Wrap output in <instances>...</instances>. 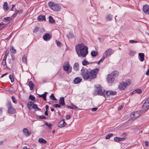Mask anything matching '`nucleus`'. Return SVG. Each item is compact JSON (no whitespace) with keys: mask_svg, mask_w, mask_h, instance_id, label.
I'll return each instance as SVG.
<instances>
[{"mask_svg":"<svg viewBox=\"0 0 149 149\" xmlns=\"http://www.w3.org/2000/svg\"><path fill=\"white\" fill-rule=\"evenodd\" d=\"M99 71L98 68H95L90 71L87 69H82L81 70V74L83 79L85 80L89 79H93L96 77L97 74Z\"/></svg>","mask_w":149,"mask_h":149,"instance_id":"f257e3e1","label":"nucleus"},{"mask_svg":"<svg viewBox=\"0 0 149 149\" xmlns=\"http://www.w3.org/2000/svg\"><path fill=\"white\" fill-rule=\"evenodd\" d=\"M75 49L77 54L79 57H85L88 54V47L83 43L77 45Z\"/></svg>","mask_w":149,"mask_h":149,"instance_id":"f03ea898","label":"nucleus"},{"mask_svg":"<svg viewBox=\"0 0 149 149\" xmlns=\"http://www.w3.org/2000/svg\"><path fill=\"white\" fill-rule=\"evenodd\" d=\"M48 5L51 9L54 11H59L61 10V7L58 4H55L52 2H49Z\"/></svg>","mask_w":149,"mask_h":149,"instance_id":"7ed1b4c3","label":"nucleus"},{"mask_svg":"<svg viewBox=\"0 0 149 149\" xmlns=\"http://www.w3.org/2000/svg\"><path fill=\"white\" fill-rule=\"evenodd\" d=\"M113 52V51L111 49H108L104 52L103 56V59H101L98 62V64L102 61V60L105 58L106 57L111 56Z\"/></svg>","mask_w":149,"mask_h":149,"instance_id":"20e7f679","label":"nucleus"},{"mask_svg":"<svg viewBox=\"0 0 149 149\" xmlns=\"http://www.w3.org/2000/svg\"><path fill=\"white\" fill-rule=\"evenodd\" d=\"M63 70L67 72V73H69L71 72L72 68L69 62H65L63 64Z\"/></svg>","mask_w":149,"mask_h":149,"instance_id":"39448f33","label":"nucleus"},{"mask_svg":"<svg viewBox=\"0 0 149 149\" xmlns=\"http://www.w3.org/2000/svg\"><path fill=\"white\" fill-rule=\"evenodd\" d=\"M98 95L105 97L106 91L101 86L97 87L96 89Z\"/></svg>","mask_w":149,"mask_h":149,"instance_id":"423d86ee","label":"nucleus"},{"mask_svg":"<svg viewBox=\"0 0 149 149\" xmlns=\"http://www.w3.org/2000/svg\"><path fill=\"white\" fill-rule=\"evenodd\" d=\"M142 113L141 111H135L131 115V118L133 120H134L136 118L139 117Z\"/></svg>","mask_w":149,"mask_h":149,"instance_id":"0eeeda50","label":"nucleus"},{"mask_svg":"<svg viewBox=\"0 0 149 149\" xmlns=\"http://www.w3.org/2000/svg\"><path fill=\"white\" fill-rule=\"evenodd\" d=\"M130 84V81L129 80L127 81V82H123L118 86V88L120 90H123L126 88L127 86H129Z\"/></svg>","mask_w":149,"mask_h":149,"instance_id":"6e6552de","label":"nucleus"},{"mask_svg":"<svg viewBox=\"0 0 149 149\" xmlns=\"http://www.w3.org/2000/svg\"><path fill=\"white\" fill-rule=\"evenodd\" d=\"M143 110L146 111L149 108V97H148L142 106Z\"/></svg>","mask_w":149,"mask_h":149,"instance_id":"1a4fd4ad","label":"nucleus"},{"mask_svg":"<svg viewBox=\"0 0 149 149\" xmlns=\"http://www.w3.org/2000/svg\"><path fill=\"white\" fill-rule=\"evenodd\" d=\"M9 107L8 110V112L9 114H14L16 111L15 109L12 106L11 103H9Z\"/></svg>","mask_w":149,"mask_h":149,"instance_id":"9d476101","label":"nucleus"},{"mask_svg":"<svg viewBox=\"0 0 149 149\" xmlns=\"http://www.w3.org/2000/svg\"><path fill=\"white\" fill-rule=\"evenodd\" d=\"M107 80L109 83H111L114 81L115 79L113 76L110 74L108 75Z\"/></svg>","mask_w":149,"mask_h":149,"instance_id":"9b49d317","label":"nucleus"},{"mask_svg":"<svg viewBox=\"0 0 149 149\" xmlns=\"http://www.w3.org/2000/svg\"><path fill=\"white\" fill-rule=\"evenodd\" d=\"M117 93L116 91H108L106 92L105 96H113L115 95Z\"/></svg>","mask_w":149,"mask_h":149,"instance_id":"f8f14e48","label":"nucleus"},{"mask_svg":"<svg viewBox=\"0 0 149 149\" xmlns=\"http://www.w3.org/2000/svg\"><path fill=\"white\" fill-rule=\"evenodd\" d=\"M143 10L145 13L149 15V8L148 5H144L143 7Z\"/></svg>","mask_w":149,"mask_h":149,"instance_id":"ddd939ff","label":"nucleus"},{"mask_svg":"<svg viewBox=\"0 0 149 149\" xmlns=\"http://www.w3.org/2000/svg\"><path fill=\"white\" fill-rule=\"evenodd\" d=\"M22 132L26 136H29L31 134V132L29 131L27 128H24L23 129Z\"/></svg>","mask_w":149,"mask_h":149,"instance_id":"4468645a","label":"nucleus"},{"mask_svg":"<svg viewBox=\"0 0 149 149\" xmlns=\"http://www.w3.org/2000/svg\"><path fill=\"white\" fill-rule=\"evenodd\" d=\"M66 125V124L64 120L63 119L59 122L58 125V126L59 127L61 128L65 126Z\"/></svg>","mask_w":149,"mask_h":149,"instance_id":"2eb2a0df","label":"nucleus"},{"mask_svg":"<svg viewBox=\"0 0 149 149\" xmlns=\"http://www.w3.org/2000/svg\"><path fill=\"white\" fill-rule=\"evenodd\" d=\"M43 38L45 40L47 41L50 39L51 38L49 34L46 33L43 37Z\"/></svg>","mask_w":149,"mask_h":149,"instance_id":"dca6fc26","label":"nucleus"},{"mask_svg":"<svg viewBox=\"0 0 149 149\" xmlns=\"http://www.w3.org/2000/svg\"><path fill=\"white\" fill-rule=\"evenodd\" d=\"M16 12L13 15V17H15L17 16V14L20 15L22 14L23 13L22 10H16Z\"/></svg>","mask_w":149,"mask_h":149,"instance_id":"f3484780","label":"nucleus"},{"mask_svg":"<svg viewBox=\"0 0 149 149\" xmlns=\"http://www.w3.org/2000/svg\"><path fill=\"white\" fill-rule=\"evenodd\" d=\"M37 20L39 21L46 20L45 17L44 15H40L37 17Z\"/></svg>","mask_w":149,"mask_h":149,"instance_id":"a211bd4d","label":"nucleus"},{"mask_svg":"<svg viewBox=\"0 0 149 149\" xmlns=\"http://www.w3.org/2000/svg\"><path fill=\"white\" fill-rule=\"evenodd\" d=\"M59 103L63 106L65 105V103L64 102V97H60L59 100Z\"/></svg>","mask_w":149,"mask_h":149,"instance_id":"6ab92c4d","label":"nucleus"},{"mask_svg":"<svg viewBox=\"0 0 149 149\" xmlns=\"http://www.w3.org/2000/svg\"><path fill=\"white\" fill-rule=\"evenodd\" d=\"M82 80V79L79 77H76L74 79L73 81L74 84H77L80 83Z\"/></svg>","mask_w":149,"mask_h":149,"instance_id":"aec40b11","label":"nucleus"},{"mask_svg":"<svg viewBox=\"0 0 149 149\" xmlns=\"http://www.w3.org/2000/svg\"><path fill=\"white\" fill-rule=\"evenodd\" d=\"M139 56L140 57L139 60L141 62H143L144 60V53H139Z\"/></svg>","mask_w":149,"mask_h":149,"instance_id":"412c9836","label":"nucleus"},{"mask_svg":"<svg viewBox=\"0 0 149 149\" xmlns=\"http://www.w3.org/2000/svg\"><path fill=\"white\" fill-rule=\"evenodd\" d=\"M73 68L74 69L75 71H78L79 70V64L78 63H74Z\"/></svg>","mask_w":149,"mask_h":149,"instance_id":"4be33fe9","label":"nucleus"},{"mask_svg":"<svg viewBox=\"0 0 149 149\" xmlns=\"http://www.w3.org/2000/svg\"><path fill=\"white\" fill-rule=\"evenodd\" d=\"M119 74V72L118 71H114L112 72L110 74H111V76H112L114 77H116Z\"/></svg>","mask_w":149,"mask_h":149,"instance_id":"5701e85b","label":"nucleus"},{"mask_svg":"<svg viewBox=\"0 0 149 149\" xmlns=\"http://www.w3.org/2000/svg\"><path fill=\"white\" fill-rule=\"evenodd\" d=\"M38 142L40 143H46L47 141L42 138H40L38 140Z\"/></svg>","mask_w":149,"mask_h":149,"instance_id":"b1692460","label":"nucleus"},{"mask_svg":"<svg viewBox=\"0 0 149 149\" xmlns=\"http://www.w3.org/2000/svg\"><path fill=\"white\" fill-rule=\"evenodd\" d=\"M3 8L4 10L5 11H6L8 9V3L7 2H6L4 3L3 5Z\"/></svg>","mask_w":149,"mask_h":149,"instance_id":"393cba45","label":"nucleus"},{"mask_svg":"<svg viewBox=\"0 0 149 149\" xmlns=\"http://www.w3.org/2000/svg\"><path fill=\"white\" fill-rule=\"evenodd\" d=\"M29 86L31 90H32L34 87V84L32 81H30L29 82Z\"/></svg>","mask_w":149,"mask_h":149,"instance_id":"a878e982","label":"nucleus"},{"mask_svg":"<svg viewBox=\"0 0 149 149\" xmlns=\"http://www.w3.org/2000/svg\"><path fill=\"white\" fill-rule=\"evenodd\" d=\"M106 18L107 20H111L112 18V15L110 14L107 15L106 16Z\"/></svg>","mask_w":149,"mask_h":149,"instance_id":"bb28decb","label":"nucleus"},{"mask_svg":"<svg viewBox=\"0 0 149 149\" xmlns=\"http://www.w3.org/2000/svg\"><path fill=\"white\" fill-rule=\"evenodd\" d=\"M32 108H33L35 109L36 110H39V111H40L41 109L39 108H38L37 105L36 104H33V106L32 107Z\"/></svg>","mask_w":149,"mask_h":149,"instance_id":"cd10ccee","label":"nucleus"},{"mask_svg":"<svg viewBox=\"0 0 149 149\" xmlns=\"http://www.w3.org/2000/svg\"><path fill=\"white\" fill-rule=\"evenodd\" d=\"M33 103L32 102H29L27 104V107L29 110L32 109V107H31L33 105Z\"/></svg>","mask_w":149,"mask_h":149,"instance_id":"c85d7f7f","label":"nucleus"},{"mask_svg":"<svg viewBox=\"0 0 149 149\" xmlns=\"http://www.w3.org/2000/svg\"><path fill=\"white\" fill-rule=\"evenodd\" d=\"M67 106L68 108L72 109H76L77 108V107L76 106L72 104H71V106Z\"/></svg>","mask_w":149,"mask_h":149,"instance_id":"c756f323","label":"nucleus"},{"mask_svg":"<svg viewBox=\"0 0 149 149\" xmlns=\"http://www.w3.org/2000/svg\"><path fill=\"white\" fill-rule=\"evenodd\" d=\"M98 54L97 52L95 51H92L91 52V55L93 57L96 56Z\"/></svg>","mask_w":149,"mask_h":149,"instance_id":"7c9ffc66","label":"nucleus"},{"mask_svg":"<svg viewBox=\"0 0 149 149\" xmlns=\"http://www.w3.org/2000/svg\"><path fill=\"white\" fill-rule=\"evenodd\" d=\"M22 62L25 64H26L27 63L26 61V57L25 56H23L22 58Z\"/></svg>","mask_w":149,"mask_h":149,"instance_id":"2f4dec72","label":"nucleus"},{"mask_svg":"<svg viewBox=\"0 0 149 149\" xmlns=\"http://www.w3.org/2000/svg\"><path fill=\"white\" fill-rule=\"evenodd\" d=\"M49 22L51 23H53L55 22V21L52 18V17L51 16H50L49 17Z\"/></svg>","mask_w":149,"mask_h":149,"instance_id":"473e14b6","label":"nucleus"},{"mask_svg":"<svg viewBox=\"0 0 149 149\" xmlns=\"http://www.w3.org/2000/svg\"><path fill=\"white\" fill-rule=\"evenodd\" d=\"M82 64L83 65H84V66L86 65L90 64V63H89L88 62V61H86V60H85L83 61H82Z\"/></svg>","mask_w":149,"mask_h":149,"instance_id":"72a5a7b5","label":"nucleus"},{"mask_svg":"<svg viewBox=\"0 0 149 149\" xmlns=\"http://www.w3.org/2000/svg\"><path fill=\"white\" fill-rule=\"evenodd\" d=\"M135 54V52L134 50H130V51L129 55L131 56H134Z\"/></svg>","mask_w":149,"mask_h":149,"instance_id":"f704fd0d","label":"nucleus"},{"mask_svg":"<svg viewBox=\"0 0 149 149\" xmlns=\"http://www.w3.org/2000/svg\"><path fill=\"white\" fill-rule=\"evenodd\" d=\"M68 37L69 38H72L74 37V35L73 33H70L68 34Z\"/></svg>","mask_w":149,"mask_h":149,"instance_id":"c9c22d12","label":"nucleus"},{"mask_svg":"<svg viewBox=\"0 0 149 149\" xmlns=\"http://www.w3.org/2000/svg\"><path fill=\"white\" fill-rule=\"evenodd\" d=\"M45 94H42V95H39V96L40 97H42L43 99L45 101L46 100V95H45Z\"/></svg>","mask_w":149,"mask_h":149,"instance_id":"e433bc0d","label":"nucleus"},{"mask_svg":"<svg viewBox=\"0 0 149 149\" xmlns=\"http://www.w3.org/2000/svg\"><path fill=\"white\" fill-rule=\"evenodd\" d=\"M9 78L10 79L11 82L12 83L14 81V79L13 75L12 74H10L9 76Z\"/></svg>","mask_w":149,"mask_h":149,"instance_id":"4c0bfd02","label":"nucleus"},{"mask_svg":"<svg viewBox=\"0 0 149 149\" xmlns=\"http://www.w3.org/2000/svg\"><path fill=\"white\" fill-rule=\"evenodd\" d=\"M10 51L11 53L14 54H15L16 52V50L13 47H12L10 49Z\"/></svg>","mask_w":149,"mask_h":149,"instance_id":"58836bf2","label":"nucleus"},{"mask_svg":"<svg viewBox=\"0 0 149 149\" xmlns=\"http://www.w3.org/2000/svg\"><path fill=\"white\" fill-rule=\"evenodd\" d=\"M50 98L52 100H56V99L55 98L53 93H52L51 95L50 96Z\"/></svg>","mask_w":149,"mask_h":149,"instance_id":"ea45409f","label":"nucleus"},{"mask_svg":"<svg viewBox=\"0 0 149 149\" xmlns=\"http://www.w3.org/2000/svg\"><path fill=\"white\" fill-rule=\"evenodd\" d=\"M136 93L140 94L142 93V91L140 89L137 88L135 90Z\"/></svg>","mask_w":149,"mask_h":149,"instance_id":"a19ab883","label":"nucleus"},{"mask_svg":"<svg viewBox=\"0 0 149 149\" xmlns=\"http://www.w3.org/2000/svg\"><path fill=\"white\" fill-rule=\"evenodd\" d=\"M38 117L39 118L42 119H45L47 118L44 115L39 116Z\"/></svg>","mask_w":149,"mask_h":149,"instance_id":"79ce46f5","label":"nucleus"},{"mask_svg":"<svg viewBox=\"0 0 149 149\" xmlns=\"http://www.w3.org/2000/svg\"><path fill=\"white\" fill-rule=\"evenodd\" d=\"M4 19L6 21V22H8L10 21L11 19V18L10 17H4Z\"/></svg>","mask_w":149,"mask_h":149,"instance_id":"37998d69","label":"nucleus"},{"mask_svg":"<svg viewBox=\"0 0 149 149\" xmlns=\"http://www.w3.org/2000/svg\"><path fill=\"white\" fill-rule=\"evenodd\" d=\"M29 99L31 100L32 101H34L35 100V97L32 95H30L29 96Z\"/></svg>","mask_w":149,"mask_h":149,"instance_id":"c03bdc74","label":"nucleus"},{"mask_svg":"<svg viewBox=\"0 0 149 149\" xmlns=\"http://www.w3.org/2000/svg\"><path fill=\"white\" fill-rule=\"evenodd\" d=\"M114 141L116 142H120L119 139V137H116L114 138Z\"/></svg>","mask_w":149,"mask_h":149,"instance_id":"a18cd8bd","label":"nucleus"},{"mask_svg":"<svg viewBox=\"0 0 149 149\" xmlns=\"http://www.w3.org/2000/svg\"><path fill=\"white\" fill-rule=\"evenodd\" d=\"M45 125L48 127L49 128V129H52V125L51 124H48L47 123H45Z\"/></svg>","mask_w":149,"mask_h":149,"instance_id":"49530a36","label":"nucleus"},{"mask_svg":"<svg viewBox=\"0 0 149 149\" xmlns=\"http://www.w3.org/2000/svg\"><path fill=\"white\" fill-rule=\"evenodd\" d=\"M113 134L111 133H110L108 134L107 136L106 137V139H109L110 137L113 135Z\"/></svg>","mask_w":149,"mask_h":149,"instance_id":"de8ad7c7","label":"nucleus"},{"mask_svg":"<svg viewBox=\"0 0 149 149\" xmlns=\"http://www.w3.org/2000/svg\"><path fill=\"white\" fill-rule=\"evenodd\" d=\"M11 98H12V100L13 102L15 104H16L17 101L16 100V99L15 98V97H14V96H13L11 97Z\"/></svg>","mask_w":149,"mask_h":149,"instance_id":"09e8293b","label":"nucleus"},{"mask_svg":"<svg viewBox=\"0 0 149 149\" xmlns=\"http://www.w3.org/2000/svg\"><path fill=\"white\" fill-rule=\"evenodd\" d=\"M56 45L58 46H60L61 45V43L59 41H57L56 40Z\"/></svg>","mask_w":149,"mask_h":149,"instance_id":"8fccbe9b","label":"nucleus"},{"mask_svg":"<svg viewBox=\"0 0 149 149\" xmlns=\"http://www.w3.org/2000/svg\"><path fill=\"white\" fill-rule=\"evenodd\" d=\"M129 42L131 43H136L138 42V41H136V40H130L129 41Z\"/></svg>","mask_w":149,"mask_h":149,"instance_id":"3c124183","label":"nucleus"},{"mask_svg":"<svg viewBox=\"0 0 149 149\" xmlns=\"http://www.w3.org/2000/svg\"><path fill=\"white\" fill-rule=\"evenodd\" d=\"M61 107V105H60L59 104H55L54 105H53V107H54V108H57V107L60 108Z\"/></svg>","mask_w":149,"mask_h":149,"instance_id":"603ef678","label":"nucleus"},{"mask_svg":"<svg viewBox=\"0 0 149 149\" xmlns=\"http://www.w3.org/2000/svg\"><path fill=\"white\" fill-rule=\"evenodd\" d=\"M39 29L38 28L36 27L33 30L34 33H36L39 31Z\"/></svg>","mask_w":149,"mask_h":149,"instance_id":"864d4df0","label":"nucleus"},{"mask_svg":"<svg viewBox=\"0 0 149 149\" xmlns=\"http://www.w3.org/2000/svg\"><path fill=\"white\" fill-rule=\"evenodd\" d=\"M119 139L120 141H123L125 139V138L124 137H119Z\"/></svg>","mask_w":149,"mask_h":149,"instance_id":"5fc2aeb1","label":"nucleus"},{"mask_svg":"<svg viewBox=\"0 0 149 149\" xmlns=\"http://www.w3.org/2000/svg\"><path fill=\"white\" fill-rule=\"evenodd\" d=\"M65 118L67 120H69L70 118V115H66L65 116Z\"/></svg>","mask_w":149,"mask_h":149,"instance_id":"6e6d98bb","label":"nucleus"},{"mask_svg":"<svg viewBox=\"0 0 149 149\" xmlns=\"http://www.w3.org/2000/svg\"><path fill=\"white\" fill-rule=\"evenodd\" d=\"M9 53V51L8 50V49L5 52V55L7 56L8 55Z\"/></svg>","mask_w":149,"mask_h":149,"instance_id":"4d7b16f0","label":"nucleus"},{"mask_svg":"<svg viewBox=\"0 0 149 149\" xmlns=\"http://www.w3.org/2000/svg\"><path fill=\"white\" fill-rule=\"evenodd\" d=\"M6 61L3 60V61L2 62V64L4 66V65H6Z\"/></svg>","mask_w":149,"mask_h":149,"instance_id":"13d9d810","label":"nucleus"},{"mask_svg":"<svg viewBox=\"0 0 149 149\" xmlns=\"http://www.w3.org/2000/svg\"><path fill=\"white\" fill-rule=\"evenodd\" d=\"M123 108V106L122 105H120L118 107V110H121Z\"/></svg>","mask_w":149,"mask_h":149,"instance_id":"bf43d9fd","label":"nucleus"},{"mask_svg":"<svg viewBox=\"0 0 149 149\" xmlns=\"http://www.w3.org/2000/svg\"><path fill=\"white\" fill-rule=\"evenodd\" d=\"M97 109V108H93L92 109V111H95Z\"/></svg>","mask_w":149,"mask_h":149,"instance_id":"052dcab7","label":"nucleus"},{"mask_svg":"<svg viewBox=\"0 0 149 149\" xmlns=\"http://www.w3.org/2000/svg\"><path fill=\"white\" fill-rule=\"evenodd\" d=\"M7 56H6L5 55L4 56V57H3V60L6 61V58H7Z\"/></svg>","mask_w":149,"mask_h":149,"instance_id":"680f3d73","label":"nucleus"},{"mask_svg":"<svg viewBox=\"0 0 149 149\" xmlns=\"http://www.w3.org/2000/svg\"><path fill=\"white\" fill-rule=\"evenodd\" d=\"M145 145L147 147L148 146V143L147 142H145Z\"/></svg>","mask_w":149,"mask_h":149,"instance_id":"e2e57ef3","label":"nucleus"},{"mask_svg":"<svg viewBox=\"0 0 149 149\" xmlns=\"http://www.w3.org/2000/svg\"><path fill=\"white\" fill-rule=\"evenodd\" d=\"M146 74L148 75H149V69L148 70V71L146 72Z\"/></svg>","mask_w":149,"mask_h":149,"instance_id":"0e129e2a","label":"nucleus"},{"mask_svg":"<svg viewBox=\"0 0 149 149\" xmlns=\"http://www.w3.org/2000/svg\"><path fill=\"white\" fill-rule=\"evenodd\" d=\"M45 114L46 116L48 115V113H47V110H46L45 111Z\"/></svg>","mask_w":149,"mask_h":149,"instance_id":"69168bd1","label":"nucleus"},{"mask_svg":"<svg viewBox=\"0 0 149 149\" xmlns=\"http://www.w3.org/2000/svg\"><path fill=\"white\" fill-rule=\"evenodd\" d=\"M7 74V73H6L3 74H2L1 76V77H3L4 76L6 75Z\"/></svg>","mask_w":149,"mask_h":149,"instance_id":"338daca9","label":"nucleus"},{"mask_svg":"<svg viewBox=\"0 0 149 149\" xmlns=\"http://www.w3.org/2000/svg\"><path fill=\"white\" fill-rule=\"evenodd\" d=\"M49 106L48 105H46L45 106V107L46 109V110H47L49 108Z\"/></svg>","mask_w":149,"mask_h":149,"instance_id":"774afa93","label":"nucleus"}]
</instances>
